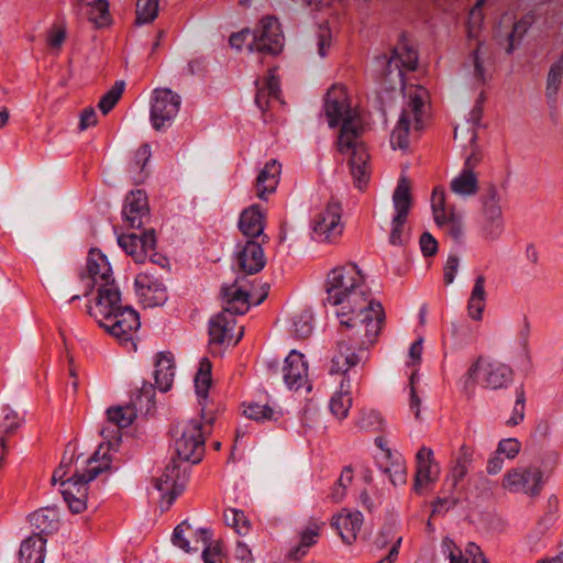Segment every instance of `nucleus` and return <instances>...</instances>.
<instances>
[{
	"instance_id": "nucleus-1",
	"label": "nucleus",
	"mask_w": 563,
	"mask_h": 563,
	"mask_svg": "<svg viewBox=\"0 0 563 563\" xmlns=\"http://www.w3.org/2000/svg\"><path fill=\"white\" fill-rule=\"evenodd\" d=\"M327 300L339 306L336 349L331 360L330 374L345 375L360 362L355 349L366 350L377 341L385 322V311L371 291L357 265L349 263L333 268L325 283Z\"/></svg>"
},
{
	"instance_id": "nucleus-2",
	"label": "nucleus",
	"mask_w": 563,
	"mask_h": 563,
	"mask_svg": "<svg viewBox=\"0 0 563 563\" xmlns=\"http://www.w3.org/2000/svg\"><path fill=\"white\" fill-rule=\"evenodd\" d=\"M80 278H88L90 288L98 286V297L93 306L87 307L88 313L121 344L136 350L134 334L141 325L139 313L131 306L122 305L111 265L100 250L89 251L86 271Z\"/></svg>"
},
{
	"instance_id": "nucleus-3",
	"label": "nucleus",
	"mask_w": 563,
	"mask_h": 563,
	"mask_svg": "<svg viewBox=\"0 0 563 563\" xmlns=\"http://www.w3.org/2000/svg\"><path fill=\"white\" fill-rule=\"evenodd\" d=\"M324 117L336 141H355L362 137L368 128L366 115L351 103L346 87L332 85L323 99Z\"/></svg>"
},
{
	"instance_id": "nucleus-4",
	"label": "nucleus",
	"mask_w": 563,
	"mask_h": 563,
	"mask_svg": "<svg viewBox=\"0 0 563 563\" xmlns=\"http://www.w3.org/2000/svg\"><path fill=\"white\" fill-rule=\"evenodd\" d=\"M102 450L103 443L99 445L93 455L88 460V465L84 473H76L70 478L64 481L67 471L63 470V463L53 473L52 481L53 483L60 482V493L73 514H80L86 509L88 483L110 468L111 457L107 456V452H103L100 457Z\"/></svg>"
},
{
	"instance_id": "nucleus-5",
	"label": "nucleus",
	"mask_w": 563,
	"mask_h": 563,
	"mask_svg": "<svg viewBox=\"0 0 563 563\" xmlns=\"http://www.w3.org/2000/svg\"><path fill=\"white\" fill-rule=\"evenodd\" d=\"M155 387L150 383H143V386L137 391L136 396L126 406L111 407L107 410L108 422L113 427H103L100 430V435L108 441L107 446L103 445L101 453H109L110 448L115 443L118 444L120 437H118L120 429L128 428L134 421L137 412L148 413L155 406ZM102 454H100V457Z\"/></svg>"
},
{
	"instance_id": "nucleus-6",
	"label": "nucleus",
	"mask_w": 563,
	"mask_h": 563,
	"mask_svg": "<svg viewBox=\"0 0 563 563\" xmlns=\"http://www.w3.org/2000/svg\"><path fill=\"white\" fill-rule=\"evenodd\" d=\"M221 295L225 307L209 321L210 343L221 344L235 325V314H243L250 308V294L236 278L232 285H224Z\"/></svg>"
},
{
	"instance_id": "nucleus-7",
	"label": "nucleus",
	"mask_w": 563,
	"mask_h": 563,
	"mask_svg": "<svg viewBox=\"0 0 563 563\" xmlns=\"http://www.w3.org/2000/svg\"><path fill=\"white\" fill-rule=\"evenodd\" d=\"M229 43L232 47L241 49L244 43L247 44L250 52H258L264 55H277L284 47V37L280 31V25L275 16H265L261 20L260 24L251 31L243 29L240 32L233 33Z\"/></svg>"
},
{
	"instance_id": "nucleus-8",
	"label": "nucleus",
	"mask_w": 563,
	"mask_h": 563,
	"mask_svg": "<svg viewBox=\"0 0 563 563\" xmlns=\"http://www.w3.org/2000/svg\"><path fill=\"white\" fill-rule=\"evenodd\" d=\"M514 377L515 372L510 365L478 357L465 374L463 389L473 393L475 384L490 390L506 389L512 384Z\"/></svg>"
},
{
	"instance_id": "nucleus-9",
	"label": "nucleus",
	"mask_w": 563,
	"mask_h": 563,
	"mask_svg": "<svg viewBox=\"0 0 563 563\" xmlns=\"http://www.w3.org/2000/svg\"><path fill=\"white\" fill-rule=\"evenodd\" d=\"M177 457L192 464L199 463L205 454V435L200 421L191 419L172 429Z\"/></svg>"
},
{
	"instance_id": "nucleus-10",
	"label": "nucleus",
	"mask_w": 563,
	"mask_h": 563,
	"mask_svg": "<svg viewBox=\"0 0 563 563\" xmlns=\"http://www.w3.org/2000/svg\"><path fill=\"white\" fill-rule=\"evenodd\" d=\"M427 90L423 87H411L406 91L408 97V107L402 110L396 128L393 131V137L396 141H406L407 137H420L419 131L423 129V108L427 98Z\"/></svg>"
},
{
	"instance_id": "nucleus-11",
	"label": "nucleus",
	"mask_w": 563,
	"mask_h": 563,
	"mask_svg": "<svg viewBox=\"0 0 563 563\" xmlns=\"http://www.w3.org/2000/svg\"><path fill=\"white\" fill-rule=\"evenodd\" d=\"M342 212L341 202L331 197L327 205L312 217V239L319 243H335L344 230Z\"/></svg>"
},
{
	"instance_id": "nucleus-12",
	"label": "nucleus",
	"mask_w": 563,
	"mask_h": 563,
	"mask_svg": "<svg viewBox=\"0 0 563 563\" xmlns=\"http://www.w3.org/2000/svg\"><path fill=\"white\" fill-rule=\"evenodd\" d=\"M336 159L345 163L354 186L363 190L372 174L371 154L365 143H335Z\"/></svg>"
},
{
	"instance_id": "nucleus-13",
	"label": "nucleus",
	"mask_w": 563,
	"mask_h": 563,
	"mask_svg": "<svg viewBox=\"0 0 563 563\" xmlns=\"http://www.w3.org/2000/svg\"><path fill=\"white\" fill-rule=\"evenodd\" d=\"M391 200L395 213L391 219L389 243L391 245H402L405 243L404 228L413 206L411 185L406 176L401 175L399 177Z\"/></svg>"
},
{
	"instance_id": "nucleus-14",
	"label": "nucleus",
	"mask_w": 563,
	"mask_h": 563,
	"mask_svg": "<svg viewBox=\"0 0 563 563\" xmlns=\"http://www.w3.org/2000/svg\"><path fill=\"white\" fill-rule=\"evenodd\" d=\"M417 62L418 54L409 45L405 36L401 37L389 57L386 55L377 57V63L383 67V76L390 84L401 85L404 78L402 69L415 70Z\"/></svg>"
},
{
	"instance_id": "nucleus-15",
	"label": "nucleus",
	"mask_w": 563,
	"mask_h": 563,
	"mask_svg": "<svg viewBox=\"0 0 563 563\" xmlns=\"http://www.w3.org/2000/svg\"><path fill=\"white\" fill-rule=\"evenodd\" d=\"M499 194L495 185H489L481 197V234L487 241L498 240L505 229Z\"/></svg>"
},
{
	"instance_id": "nucleus-16",
	"label": "nucleus",
	"mask_w": 563,
	"mask_h": 563,
	"mask_svg": "<svg viewBox=\"0 0 563 563\" xmlns=\"http://www.w3.org/2000/svg\"><path fill=\"white\" fill-rule=\"evenodd\" d=\"M180 97L167 88H157L152 93L150 119L156 131L170 126L180 108Z\"/></svg>"
},
{
	"instance_id": "nucleus-17",
	"label": "nucleus",
	"mask_w": 563,
	"mask_h": 563,
	"mask_svg": "<svg viewBox=\"0 0 563 563\" xmlns=\"http://www.w3.org/2000/svg\"><path fill=\"white\" fill-rule=\"evenodd\" d=\"M503 486L510 492L537 496L543 486V473L534 465L516 467L505 474Z\"/></svg>"
},
{
	"instance_id": "nucleus-18",
	"label": "nucleus",
	"mask_w": 563,
	"mask_h": 563,
	"mask_svg": "<svg viewBox=\"0 0 563 563\" xmlns=\"http://www.w3.org/2000/svg\"><path fill=\"white\" fill-rule=\"evenodd\" d=\"M265 243L257 240H246L236 244L234 262L241 272L254 275L265 267L266 257L263 251V244Z\"/></svg>"
},
{
	"instance_id": "nucleus-19",
	"label": "nucleus",
	"mask_w": 563,
	"mask_h": 563,
	"mask_svg": "<svg viewBox=\"0 0 563 563\" xmlns=\"http://www.w3.org/2000/svg\"><path fill=\"white\" fill-rule=\"evenodd\" d=\"M136 292L145 307L162 306L167 300L163 282L148 272L140 273L134 280Z\"/></svg>"
},
{
	"instance_id": "nucleus-20",
	"label": "nucleus",
	"mask_w": 563,
	"mask_h": 563,
	"mask_svg": "<svg viewBox=\"0 0 563 563\" xmlns=\"http://www.w3.org/2000/svg\"><path fill=\"white\" fill-rule=\"evenodd\" d=\"M122 216L129 228L141 229L144 225L150 218V207L144 190L136 189L126 195Z\"/></svg>"
},
{
	"instance_id": "nucleus-21",
	"label": "nucleus",
	"mask_w": 563,
	"mask_h": 563,
	"mask_svg": "<svg viewBox=\"0 0 563 563\" xmlns=\"http://www.w3.org/2000/svg\"><path fill=\"white\" fill-rule=\"evenodd\" d=\"M120 247L136 263H144L148 252L155 251L156 236L154 230H146L141 235L136 233L121 234L118 238Z\"/></svg>"
},
{
	"instance_id": "nucleus-22",
	"label": "nucleus",
	"mask_w": 563,
	"mask_h": 563,
	"mask_svg": "<svg viewBox=\"0 0 563 563\" xmlns=\"http://www.w3.org/2000/svg\"><path fill=\"white\" fill-rule=\"evenodd\" d=\"M186 482V471H180V464L174 459L166 465L163 474L154 479L155 488L168 495V503L172 504L183 492Z\"/></svg>"
},
{
	"instance_id": "nucleus-23",
	"label": "nucleus",
	"mask_w": 563,
	"mask_h": 563,
	"mask_svg": "<svg viewBox=\"0 0 563 563\" xmlns=\"http://www.w3.org/2000/svg\"><path fill=\"white\" fill-rule=\"evenodd\" d=\"M440 467L434 461L433 451L421 446L416 454V474L413 488L417 493L427 484L438 479Z\"/></svg>"
},
{
	"instance_id": "nucleus-24",
	"label": "nucleus",
	"mask_w": 563,
	"mask_h": 563,
	"mask_svg": "<svg viewBox=\"0 0 563 563\" xmlns=\"http://www.w3.org/2000/svg\"><path fill=\"white\" fill-rule=\"evenodd\" d=\"M265 214L258 205H252L242 211L239 219V229L246 240L268 242L269 238L264 233Z\"/></svg>"
},
{
	"instance_id": "nucleus-25",
	"label": "nucleus",
	"mask_w": 563,
	"mask_h": 563,
	"mask_svg": "<svg viewBox=\"0 0 563 563\" xmlns=\"http://www.w3.org/2000/svg\"><path fill=\"white\" fill-rule=\"evenodd\" d=\"M211 369V362L207 357H203L199 362V367L195 376L196 393L199 398V405L201 406V419L207 424H212L216 420L214 415L208 409V390L212 382Z\"/></svg>"
},
{
	"instance_id": "nucleus-26",
	"label": "nucleus",
	"mask_w": 563,
	"mask_h": 563,
	"mask_svg": "<svg viewBox=\"0 0 563 563\" xmlns=\"http://www.w3.org/2000/svg\"><path fill=\"white\" fill-rule=\"evenodd\" d=\"M255 84L257 87L255 103L261 111L266 112L273 109L275 103H283L279 81L273 69L264 79L256 80Z\"/></svg>"
},
{
	"instance_id": "nucleus-27",
	"label": "nucleus",
	"mask_w": 563,
	"mask_h": 563,
	"mask_svg": "<svg viewBox=\"0 0 563 563\" xmlns=\"http://www.w3.org/2000/svg\"><path fill=\"white\" fill-rule=\"evenodd\" d=\"M303 354L292 350L285 358L283 367L284 382L289 389H299L306 382L308 375V365L303 360Z\"/></svg>"
},
{
	"instance_id": "nucleus-28",
	"label": "nucleus",
	"mask_w": 563,
	"mask_h": 563,
	"mask_svg": "<svg viewBox=\"0 0 563 563\" xmlns=\"http://www.w3.org/2000/svg\"><path fill=\"white\" fill-rule=\"evenodd\" d=\"M363 525L361 511L343 510L332 518L331 526L338 531L342 541L352 544L356 540L357 532Z\"/></svg>"
},
{
	"instance_id": "nucleus-29",
	"label": "nucleus",
	"mask_w": 563,
	"mask_h": 563,
	"mask_svg": "<svg viewBox=\"0 0 563 563\" xmlns=\"http://www.w3.org/2000/svg\"><path fill=\"white\" fill-rule=\"evenodd\" d=\"M280 174L282 164L277 159H271L264 165L255 183L256 196L260 199L266 200L268 195L275 192L280 180Z\"/></svg>"
},
{
	"instance_id": "nucleus-30",
	"label": "nucleus",
	"mask_w": 563,
	"mask_h": 563,
	"mask_svg": "<svg viewBox=\"0 0 563 563\" xmlns=\"http://www.w3.org/2000/svg\"><path fill=\"white\" fill-rule=\"evenodd\" d=\"M486 278L484 275H478L467 300V313L474 321H481L487 301V291L485 289Z\"/></svg>"
},
{
	"instance_id": "nucleus-31",
	"label": "nucleus",
	"mask_w": 563,
	"mask_h": 563,
	"mask_svg": "<svg viewBox=\"0 0 563 563\" xmlns=\"http://www.w3.org/2000/svg\"><path fill=\"white\" fill-rule=\"evenodd\" d=\"M175 375V366L170 354L159 353L155 362V385L161 391H167L172 387Z\"/></svg>"
},
{
	"instance_id": "nucleus-32",
	"label": "nucleus",
	"mask_w": 563,
	"mask_h": 563,
	"mask_svg": "<svg viewBox=\"0 0 563 563\" xmlns=\"http://www.w3.org/2000/svg\"><path fill=\"white\" fill-rule=\"evenodd\" d=\"M30 522L36 530L33 537H43L57 529L58 514L54 508H41L30 516Z\"/></svg>"
},
{
	"instance_id": "nucleus-33",
	"label": "nucleus",
	"mask_w": 563,
	"mask_h": 563,
	"mask_svg": "<svg viewBox=\"0 0 563 563\" xmlns=\"http://www.w3.org/2000/svg\"><path fill=\"white\" fill-rule=\"evenodd\" d=\"M322 523L316 520H311L300 532L299 544L289 551V558L294 560H300L303 558L308 550L317 543L320 537V529Z\"/></svg>"
},
{
	"instance_id": "nucleus-34",
	"label": "nucleus",
	"mask_w": 563,
	"mask_h": 563,
	"mask_svg": "<svg viewBox=\"0 0 563 563\" xmlns=\"http://www.w3.org/2000/svg\"><path fill=\"white\" fill-rule=\"evenodd\" d=\"M151 156L152 152L147 143H143L134 152L129 163V173L135 184L143 183L148 176L147 163Z\"/></svg>"
},
{
	"instance_id": "nucleus-35",
	"label": "nucleus",
	"mask_w": 563,
	"mask_h": 563,
	"mask_svg": "<svg viewBox=\"0 0 563 563\" xmlns=\"http://www.w3.org/2000/svg\"><path fill=\"white\" fill-rule=\"evenodd\" d=\"M46 539L44 537H29L20 547V563H43Z\"/></svg>"
},
{
	"instance_id": "nucleus-36",
	"label": "nucleus",
	"mask_w": 563,
	"mask_h": 563,
	"mask_svg": "<svg viewBox=\"0 0 563 563\" xmlns=\"http://www.w3.org/2000/svg\"><path fill=\"white\" fill-rule=\"evenodd\" d=\"M196 544L201 542L203 545L202 559L205 563H224L221 544L219 542L212 544V532L207 528H200L196 531Z\"/></svg>"
},
{
	"instance_id": "nucleus-37",
	"label": "nucleus",
	"mask_w": 563,
	"mask_h": 563,
	"mask_svg": "<svg viewBox=\"0 0 563 563\" xmlns=\"http://www.w3.org/2000/svg\"><path fill=\"white\" fill-rule=\"evenodd\" d=\"M450 189L453 194L462 197H471L478 191V178L475 172L462 169L450 183Z\"/></svg>"
},
{
	"instance_id": "nucleus-38",
	"label": "nucleus",
	"mask_w": 563,
	"mask_h": 563,
	"mask_svg": "<svg viewBox=\"0 0 563 563\" xmlns=\"http://www.w3.org/2000/svg\"><path fill=\"white\" fill-rule=\"evenodd\" d=\"M474 449L463 444L459 449L455 463L451 470V487L454 488L467 474L468 467L473 462Z\"/></svg>"
},
{
	"instance_id": "nucleus-39",
	"label": "nucleus",
	"mask_w": 563,
	"mask_h": 563,
	"mask_svg": "<svg viewBox=\"0 0 563 563\" xmlns=\"http://www.w3.org/2000/svg\"><path fill=\"white\" fill-rule=\"evenodd\" d=\"M352 406V397L350 395V383L345 378L342 379L340 390L336 391L329 404L330 411L338 419L346 418Z\"/></svg>"
},
{
	"instance_id": "nucleus-40",
	"label": "nucleus",
	"mask_w": 563,
	"mask_h": 563,
	"mask_svg": "<svg viewBox=\"0 0 563 563\" xmlns=\"http://www.w3.org/2000/svg\"><path fill=\"white\" fill-rule=\"evenodd\" d=\"M563 76V54L561 57L554 62L549 70L548 78H547V98L549 102H555L556 101V95L560 89L561 79Z\"/></svg>"
},
{
	"instance_id": "nucleus-41",
	"label": "nucleus",
	"mask_w": 563,
	"mask_h": 563,
	"mask_svg": "<svg viewBox=\"0 0 563 563\" xmlns=\"http://www.w3.org/2000/svg\"><path fill=\"white\" fill-rule=\"evenodd\" d=\"M431 208L433 212L434 222L441 225V222L449 216L450 209L445 206V191L443 187L437 186L432 191ZM451 210H453L451 208Z\"/></svg>"
},
{
	"instance_id": "nucleus-42",
	"label": "nucleus",
	"mask_w": 563,
	"mask_h": 563,
	"mask_svg": "<svg viewBox=\"0 0 563 563\" xmlns=\"http://www.w3.org/2000/svg\"><path fill=\"white\" fill-rule=\"evenodd\" d=\"M124 88L125 82L123 80L115 81L111 89L101 97L98 103V108L103 114L109 113L118 103L124 91Z\"/></svg>"
},
{
	"instance_id": "nucleus-43",
	"label": "nucleus",
	"mask_w": 563,
	"mask_h": 563,
	"mask_svg": "<svg viewBox=\"0 0 563 563\" xmlns=\"http://www.w3.org/2000/svg\"><path fill=\"white\" fill-rule=\"evenodd\" d=\"M89 20L98 27H102L109 23V3L107 0H93L89 3Z\"/></svg>"
},
{
	"instance_id": "nucleus-44",
	"label": "nucleus",
	"mask_w": 563,
	"mask_h": 563,
	"mask_svg": "<svg viewBox=\"0 0 563 563\" xmlns=\"http://www.w3.org/2000/svg\"><path fill=\"white\" fill-rule=\"evenodd\" d=\"M159 0H139L136 9V23L146 24L155 20L158 14Z\"/></svg>"
},
{
	"instance_id": "nucleus-45",
	"label": "nucleus",
	"mask_w": 563,
	"mask_h": 563,
	"mask_svg": "<svg viewBox=\"0 0 563 563\" xmlns=\"http://www.w3.org/2000/svg\"><path fill=\"white\" fill-rule=\"evenodd\" d=\"M516 401L512 408V413L510 418L506 421V426L515 427L518 426L525 419V409H526V393L523 385H520L516 388Z\"/></svg>"
},
{
	"instance_id": "nucleus-46",
	"label": "nucleus",
	"mask_w": 563,
	"mask_h": 563,
	"mask_svg": "<svg viewBox=\"0 0 563 563\" xmlns=\"http://www.w3.org/2000/svg\"><path fill=\"white\" fill-rule=\"evenodd\" d=\"M294 333L297 338L306 339L312 332V313L303 310L296 314L292 320Z\"/></svg>"
},
{
	"instance_id": "nucleus-47",
	"label": "nucleus",
	"mask_w": 563,
	"mask_h": 563,
	"mask_svg": "<svg viewBox=\"0 0 563 563\" xmlns=\"http://www.w3.org/2000/svg\"><path fill=\"white\" fill-rule=\"evenodd\" d=\"M464 166L463 169L474 172L475 168L483 162L485 153L478 143H470L464 147Z\"/></svg>"
},
{
	"instance_id": "nucleus-48",
	"label": "nucleus",
	"mask_w": 563,
	"mask_h": 563,
	"mask_svg": "<svg viewBox=\"0 0 563 563\" xmlns=\"http://www.w3.org/2000/svg\"><path fill=\"white\" fill-rule=\"evenodd\" d=\"M446 227V233L455 241L460 242L463 238V223L462 217L455 212V210H450L449 216L444 218L441 222L440 227Z\"/></svg>"
},
{
	"instance_id": "nucleus-49",
	"label": "nucleus",
	"mask_w": 563,
	"mask_h": 563,
	"mask_svg": "<svg viewBox=\"0 0 563 563\" xmlns=\"http://www.w3.org/2000/svg\"><path fill=\"white\" fill-rule=\"evenodd\" d=\"M443 552L448 553V559L450 563H468L466 558L461 555V550L455 545V543L445 538L442 542ZM472 563H489L484 555L476 556Z\"/></svg>"
},
{
	"instance_id": "nucleus-50",
	"label": "nucleus",
	"mask_w": 563,
	"mask_h": 563,
	"mask_svg": "<svg viewBox=\"0 0 563 563\" xmlns=\"http://www.w3.org/2000/svg\"><path fill=\"white\" fill-rule=\"evenodd\" d=\"M244 415L255 421H266L276 419L275 411L267 405L249 404L244 409Z\"/></svg>"
},
{
	"instance_id": "nucleus-51",
	"label": "nucleus",
	"mask_w": 563,
	"mask_h": 563,
	"mask_svg": "<svg viewBox=\"0 0 563 563\" xmlns=\"http://www.w3.org/2000/svg\"><path fill=\"white\" fill-rule=\"evenodd\" d=\"M190 529H191L190 525L185 520L174 529V532L172 536V541H173L174 545L183 549L186 552L199 550L198 545L190 548L189 541L185 538V531L190 530Z\"/></svg>"
},
{
	"instance_id": "nucleus-52",
	"label": "nucleus",
	"mask_w": 563,
	"mask_h": 563,
	"mask_svg": "<svg viewBox=\"0 0 563 563\" xmlns=\"http://www.w3.org/2000/svg\"><path fill=\"white\" fill-rule=\"evenodd\" d=\"M521 450V443L516 438H507L499 441L497 445V454H503L507 459H515Z\"/></svg>"
},
{
	"instance_id": "nucleus-53",
	"label": "nucleus",
	"mask_w": 563,
	"mask_h": 563,
	"mask_svg": "<svg viewBox=\"0 0 563 563\" xmlns=\"http://www.w3.org/2000/svg\"><path fill=\"white\" fill-rule=\"evenodd\" d=\"M470 59L474 68V77L479 82H485L487 79L486 69L484 67V58L482 52V44L471 54Z\"/></svg>"
},
{
	"instance_id": "nucleus-54",
	"label": "nucleus",
	"mask_w": 563,
	"mask_h": 563,
	"mask_svg": "<svg viewBox=\"0 0 563 563\" xmlns=\"http://www.w3.org/2000/svg\"><path fill=\"white\" fill-rule=\"evenodd\" d=\"M5 415L3 418V422L1 423V434L5 438L13 433L21 424L20 418L15 411L10 408H4Z\"/></svg>"
},
{
	"instance_id": "nucleus-55",
	"label": "nucleus",
	"mask_w": 563,
	"mask_h": 563,
	"mask_svg": "<svg viewBox=\"0 0 563 563\" xmlns=\"http://www.w3.org/2000/svg\"><path fill=\"white\" fill-rule=\"evenodd\" d=\"M420 249L426 257H430L438 252V242L429 232H423L419 240Z\"/></svg>"
},
{
	"instance_id": "nucleus-56",
	"label": "nucleus",
	"mask_w": 563,
	"mask_h": 563,
	"mask_svg": "<svg viewBox=\"0 0 563 563\" xmlns=\"http://www.w3.org/2000/svg\"><path fill=\"white\" fill-rule=\"evenodd\" d=\"M382 424V417L378 411L369 410L368 412H363L358 427L362 429H372L376 430Z\"/></svg>"
},
{
	"instance_id": "nucleus-57",
	"label": "nucleus",
	"mask_w": 563,
	"mask_h": 563,
	"mask_svg": "<svg viewBox=\"0 0 563 563\" xmlns=\"http://www.w3.org/2000/svg\"><path fill=\"white\" fill-rule=\"evenodd\" d=\"M232 528L236 533L244 536L251 529V522L242 510H234L232 517Z\"/></svg>"
},
{
	"instance_id": "nucleus-58",
	"label": "nucleus",
	"mask_w": 563,
	"mask_h": 563,
	"mask_svg": "<svg viewBox=\"0 0 563 563\" xmlns=\"http://www.w3.org/2000/svg\"><path fill=\"white\" fill-rule=\"evenodd\" d=\"M460 264V260L456 255H449L446 263L444 265V275L443 279L446 285H450L453 283L455 278V274L457 272Z\"/></svg>"
},
{
	"instance_id": "nucleus-59",
	"label": "nucleus",
	"mask_w": 563,
	"mask_h": 563,
	"mask_svg": "<svg viewBox=\"0 0 563 563\" xmlns=\"http://www.w3.org/2000/svg\"><path fill=\"white\" fill-rule=\"evenodd\" d=\"M456 505V499L448 497H438L432 504V515H442Z\"/></svg>"
},
{
	"instance_id": "nucleus-60",
	"label": "nucleus",
	"mask_w": 563,
	"mask_h": 563,
	"mask_svg": "<svg viewBox=\"0 0 563 563\" xmlns=\"http://www.w3.org/2000/svg\"><path fill=\"white\" fill-rule=\"evenodd\" d=\"M530 24H531V19L529 16H526L515 23L514 30H512L511 34L509 35L510 45L508 48V53H510L512 51V44L515 42V37L516 36L521 37L527 32Z\"/></svg>"
},
{
	"instance_id": "nucleus-61",
	"label": "nucleus",
	"mask_w": 563,
	"mask_h": 563,
	"mask_svg": "<svg viewBox=\"0 0 563 563\" xmlns=\"http://www.w3.org/2000/svg\"><path fill=\"white\" fill-rule=\"evenodd\" d=\"M386 472L389 473V479L393 485H404L407 482V471L404 465L397 464L394 467V471L387 468Z\"/></svg>"
},
{
	"instance_id": "nucleus-62",
	"label": "nucleus",
	"mask_w": 563,
	"mask_h": 563,
	"mask_svg": "<svg viewBox=\"0 0 563 563\" xmlns=\"http://www.w3.org/2000/svg\"><path fill=\"white\" fill-rule=\"evenodd\" d=\"M530 336V322L527 316L522 317L521 324L519 325L517 340L522 347H527Z\"/></svg>"
},
{
	"instance_id": "nucleus-63",
	"label": "nucleus",
	"mask_w": 563,
	"mask_h": 563,
	"mask_svg": "<svg viewBox=\"0 0 563 563\" xmlns=\"http://www.w3.org/2000/svg\"><path fill=\"white\" fill-rule=\"evenodd\" d=\"M97 122V113L93 108H86L80 115L79 128L86 130L89 126L95 125Z\"/></svg>"
},
{
	"instance_id": "nucleus-64",
	"label": "nucleus",
	"mask_w": 563,
	"mask_h": 563,
	"mask_svg": "<svg viewBox=\"0 0 563 563\" xmlns=\"http://www.w3.org/2000/svg\"><path fill=\"white\" fill-rule=\"evenodd\" d=\"M331 45V35L328 29H320L319 41H318V54L321 57L327 55V52Z\"/></svg>"
}]
</instances>
